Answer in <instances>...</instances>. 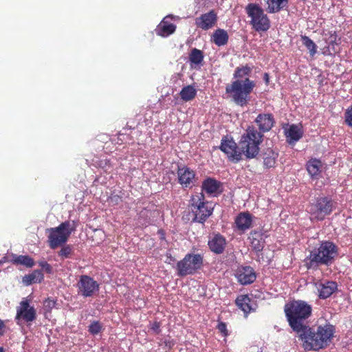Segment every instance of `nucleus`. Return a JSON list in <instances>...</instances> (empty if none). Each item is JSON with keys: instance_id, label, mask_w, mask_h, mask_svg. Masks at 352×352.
I'll list each match as a JSON object with an SVG mask.
<instances>
[{"instance_id": "nucleus-39", "label": "nucleus", "mask_w": 352, "mask_h": 352, "mask_svg": "<svg viewBox=\"0 0 352 352\" xmlns=\"http://www.w3.org/2000/svg\"><path fill=\"white\" fill-rule=\"evenodd\" d=\"M38 264L46 273H47V274L52 273L53 270H52V266L46 261H40V262H38Z\"/></svg>"}, {"instance_id": "nucleus-9", "label": "nucleus", "mask_w": 352, "mask_h": 352, "mask_svg": "<svg viewBox=\"0 0 352 352\" xmlns=\"http://www.w3.org/2000/svg\"><path fill=\"white\" fill-rule=\"evenodd\" d=\"M245 11L251 18L250 24L258 32L267 31L270 27V21L263 10L256 3H249L245 7Z\"/></svg>"}, {"instance_id": "nucleus-36", "label": "nucleus", "mask_w": 352, "mask_h": 352, "mask_svg": "<svg viewBox=\"0 0 352 352\" xmlns=\"http://www.w3.org/2000/svg\"><path fill=\"white\" fill-rule=\"evenodd\" d=\"M102 326L98 321H94L89 326V331L92 335H96L100 332Z\"/></svg>"}, {"instance_id": "nucleus-16", "label": "nucleus", "mask_w": 352, "mask_h": 352, "mask_svg": "<svg viewBox=\"0 0 352 352\" xmlns=\"http://www.w3.org/2000/svg\"><path fill=\"white\" fill-rule=\"evenodd\" d=\"M258 127V132L261 134L270 131L275 124L274 116L272 113H260L254 120Z\"/></svg>"}, {"instance_id": "nucleus-5", "label": "nucleus", "mask_w": 352, "mask_h": 352, "mask_svg": "<svg viewBox=\"0 0 352 352\" xmlns=\"http://www.w3.org/2000/svg\"><path fill=\"white\" fill-rule=\"evenodd\" d=\"M263 140V135L258 132L254 126H248L239 142L241 157L245 156L246 160L255 158L259 153V146Z\"/></svg>"}, {"instance_id": "nucleus-35", "label": "nucleus", "mask_w": 352, "mask_h": 352, "mask_svg": "<svg viewBox=\"0 0 352 352\" xmlns=\"http://www.w3.org/2000/svg\"><path fill=\"white\" fill-rule=\"evenodd\" d=\"M72 252H73L72 248L70 245H67L63 246L60 249V252H58V255L60 256H61L63 258H67L71 256V255L72 254Z\"/></svg>"}, {"instance_id": "nucleus-29", "label": "nucleus", "mask_w": 352, "mask_h": 352, "mask_svg": "<svg viewBox=\"0 0 352 352\" xmlns=\"http://www.w3.org/2000/svg\"><path fill=\"white\" fill-rule=\"evenodd\" d=\"M267 4L269 13H276L287 7L288 0H267Z\"/></svg>"}, {"instance_id": "nucleus-34", "label": "nucleus", "mask_w": 352, "mask_h": 352, "mask_svg": "<svg viewBox=\"0 0 352 352\" xmlns=\"http://www.w3.org/2000/svg\"><path fill=\"white\" fill-rule=\"evenodd\" d=\"M301 40L302 44L309 51L310 56H314L317 52V46L315 43L306 35H302Z\"/></svg>"}, {"instance_id": "nucleus-41", "label": "nucleus", "mask_w": 352, "mask_h": 352, "mask_svg": "<svg viewBox=\"0 0 352 352\" xmlns=\"http://www.w3.org/2000/svg\"><path fill=\"white\" fill-rule=\"evenodd\" d=\"M151 329L158 334L160 332V323L157 321H155L151 326Z\"/></svg>"}, {"instance_id": "nucleus-17", "label": "nucleus", "mask_w": 352, "mask_h": 352, "mask_svg": "<svg viewBox=\"0 0 352 352\" xmlns=\"http://www.w3.org/2000/svg\"><path fill=\"white\" fill-rule=\"evenodd\" d=\"M320 299H327L338 289V284L333 280H324L316 284Z\"/></svg>"}, {"instance_id": "nucleus-11", "label": "nucleus", "mask_w": 352, "mask_h": 352, "mask_svg": "<svg viewBox=\"0 0 352 352\" xmlns=\"http://www.w3.org/2000/svg\"><path fill=\"white\" fill-rule=\"evenodd\" d=\"M36 310L34 306L30 305L28 298H23L16 307L15 320L17 324L20 322L31 323L36 319Z\"/></svg>"}, {"instance_id": "nucleus-1", "label": "nucleus", "mask_w": 352, "mask_h": 352, "mask_svg": "<svg viewBox=\"0 0 352 352\" xmlns=\"http://www.w3.org/2000/svg\"><path fill=\"white\" fill-rule=\"evenodd\" d=\"M252 67L248 65L237 67L233 74L235 80L226 85V93L232 101L241 107L246 106L250 100V94L256 87V82L250 80L249 76Z\"/></svg>"}, {"instance_id": "nucleus-42", "label": "nucleus", "mask_w": 352, "mask_h": 352, "mask_svg": "<svg viewBox=\"0 0 352 352\" xmlns=\"http://www.w3.org/2000/svg\"><path fill=\"white\" fill-rule=\"evenodd\" d=\"M6 332V326L4 322L0 319V336H2Z\"/></svg>"}, {"instance_id": "nucleus-12", "label": "nucleus", "mask_w": 352, "mask_h": 352, "mask_svg": "<svg viewBox=\"0 0 352 352\" xmlns=\"http://www.w3.org/2000/svg\"><path fill=\"white\" fill-rule=\"evenodd\" d=\"M78 294L85 298L93 296L99 290V284L93 278L82 275L77 283Z\"/></svg>"}, {"instance_id": "nucleus-40", "label": "nucleus", "mask_w": 352, "mask_h": 352, "mask_svg": "<svg viewBox=\"0 0 352 352\" xmlns=\"http://www.w3.org/2000/svg\"><path fill=\"white\" fill-rule=\"evenodd\" d=\"M44 307L47 311H51L56 305V302L54 300L50 298L46 299L44 301Z\"/></svg>"}, {"instance_id": "nucleus-7", "label": "nucleus", "mask_w": 352, "mask_h": 352, "mask_svg": "<svg viewBox=\"0 0 352 352\" xmlns=\"http://www.w3.org/2000/svg\"><path fill=\"white\" fill-rule=\"evenodd\" d=\"M74 230V228L69 221L61 223L58 227L49 229V246L52 249H56L65 243Z\"/></svg>"}, {"instance_id": "nucleus-27", "label": "nucleus", "mask_w": 352, "mask_h": 352, "mask_svg": "<svg viewBox=\"0 0 352 352\" xmlns=\"http://www.w3.org/2000/svg\"><path fill=\"white\" fill-rule=\"evenodd\" d=\"M302 131L298 126L292 124L285 132L287 142L289 144L295 143L302 137Z\"/></svg>"}, {"instance_id": "nucleus-20", "label": "nucleus", "mask_w": 352, "mask_h": 352, "mask_svg": "<svg viewBox=\"0 0 352 352\" xmlns=\"http://www.w3.org/2000/svg\"><path fill=\"white\" fill-rule=\"evenodd\" d=\"M236 227L237 230L244 232L252 226V216L248 212H240L235 218Z\"/></svg>"}, {"instance_id": "nucleus-8", "label": "nucleus", "mask_w": 352, "mask_h": 352, "mask_svg": "<svg viewBox=\"0 0 352 352\" xmlns=\"http://www.w3.org/2000/svg\"><path fill=\"white\" fill-rule=\"evenodd\" d=\"M203 265V256L199 254H187L178 261L176 266L177 275L184 277L195 274Z\"/></svg>"}, {"instance_id": "nucleus-2", "label": "nucleus", "mask_w": 352, "mask_h": 352, "mask_svg": "<svg viewBox=\"0 0 352 352\" xmlns=\"http://www.w3.org/2000/svg\"><path fill=\"white\" fill-rule=\"evenodd\" d=\"M335 326L326 322L319 325L316 330L309 325L299 334L298 338L302 342L306 351H318L328 346L334 336Z\"/></svg>"}, {"instance_id": "nucleus-26", "label": "nucleus", "mask_w": 352, "mask_h": 352, "mask_svg": "<svg viewBox=\"0 0 352 352\" xmlns=\"http://www.w3.org/2000/svg\"><path fill=\"white\" fill-rule=\"evenodd\" d=\"M250 302L251 298L248 295H240L235 300L236 306L244 312L245 316L253 310Z\"/></svg>"}, {"instance_id": "nucleus-14", "label": "nucleus", "mask_w": 352, "mask_h": 352, "mask_svg": "<svg viewBox=\"0 0 352 352\" xmlns=\"http://www.w3.org/2000/svg\"><path fill=\"white\" fill-rule=\"evenodd\" d=\"M178 183L183 188H192L195 186L197 182L195 172L189 167L184 166L178 167L177 171Z\"/></svg>"}, {"instance_id": "nucleus-31", "label": "nucleus", "mask_w": 352, "mask_h": 352, "mask_svg": "<svg viewBox=\"0 0 352 352\" xmlns=\"http://www.w3.org/2000/svg\"><path fill=\"white\" fill-rule=\"evenodd\" d=\"M197 95V90L192 85L184 87L179 92L181 98L185 101H190L193 100Z\"/></svg>"}, {"instance_id": "nucleus-45", "label": "nucleus", "mask_w": 352, "mask_h": 352, "mask_svg": "<svg viewBox=\"0 0 352 352\" xmlns=\"http://www.w3.org/2000/svg\"><path fill=\"white\" fill-rule=\"evenodd\" d=\"M166 258H167V260H166V263H171V262H175V258L171 255L170 253H166Z\"/></svg>"}, {"instance_id": "nucleus-6", "label": "nucleus", "mask_w": 352, "mask_h": 352, "mask_svg": "<svg viewBox=\"0 0 352 352\" xmlns=\"http://www.w3.org/2000/svg\"><path fill=\"white\" fill-rule=\"evenodd\" d=\"M188 207L193 215L192 221L200 223L204 222L212 214L213 208L205 199L202 192L192 194L189 200Z\"/></svg>"}, {"instance_id": "nucleus-3", "label": "nucleus", "mask_w": 352, "mask_h": 352, "mask_svg": "<svg viewBox=\"0 0 352 352\" xmlns=\"http://www.w3.org/2000/svg\"><path fill=\"white\" fill-rule=\"evenodd\" d=\"M284 312L289 327L299 335L308 326L305 321L311 316L312 307L306 301L294 300L285 305Z\"/></svg>"}, {"instance_id": "nucleus-47", "label": "nucleus", "mask_w": 352, "mask_h": 352, "mask_svg": "<svg viewBox=\"0 0 352 352\" xmlns=\"http://www.w3.org/2000/svg\"><path fill=\"white\" fill-rule=\"evenodd\" d=\"M0 352H5L4 349L1 346H0Z\"/></svg>"}, {"instance_id": "nucleus-18", "label": "nucleus", "mask_w": 352, "mask_h": 352, "mask_svg": "<svg viewBox=\"0 0 352 352\" xmlns=\"http://www.w3.org/2000/svg\"><path fill=\"white\" fill-rule=\"evenodd\" d=\"M236 276L238 282L243 285L252 283L256 278L254 269L250 266L239 267Z\"/></svg>"}, {"instance_id": "nucleus-10", "label": "nucleus", "mask_w": 352, "mask_h": 352, "mask_svg": "<svg viewBox=\"0 0 352 352\" xmlns=\"http://www.w3.org/2000/svg\"><path fill=\"white\" fill-rule=\"evenodd\" d=\"M336 203L329 197H320L309 206L310 214L318 221H322L331 214L336 208Z\"/></svg>"}, {"instance_id": "nucleus-13", "label": "nucleus", "mask_w": 352, "mask_h": 352, "mask_svg": "<svg viewBox=\"0 0 352 352\" xmlns=\"http://www.w3.org/2000/svg\"><path fill=\"white\" fill-rule=\"evenodd\" d=\"M220 149L227 155L228 160L233 163H238L243 160L239 144H237L232 140L223 138L221 140Z\"/></svg>"}, {"instance_id": "nucleus-4", "label": "nucleus", "mask_w": 352, "mask_h": 352, "mask_svg": "<svg viewBox=\"0 0 352 352\" xmlns=\"http://www.w3.org/2000/svg\"><path fill=\"white\" fill-rule=\"evenodd\" d=\"M338 254V248L332 241H323L318 247L310 251L309 255L305 259V265L307 270H316L320 265H331Z\"/></svg>"}, {"instance_id": "nucleus-21", "label": "nucleus", "mask_w": 352, "mask_h": 352, "mask_svg": "<svg viewBox=\"0 0 352 352\" xmlns=\"http://www.w3.org/2000/svg\"><path fill=\"white\" fill-rule=\"evenodd\" d=\"M252 250L256 252H261L265 246V239L260 231L252 230L248 236Z\"/></svg>"}, {"instance_id": "nucleus-32", "label": "nucleus", "mask_w": 352, "mask_h": 352, "mask_svg": "<svg viewBox=\"0 0 352 352\" xmlns=\"http://www.w3.org/2000/svg\"><path fill=\"white\" fill-rule=\"evenodd\" d=\"M12 262L13 264L22 265L27 267H32L35 264L34 259L27 255L14 256Z\"/></svg>"}, {"instance_id": "nucleus-28", "label": "nucleus", "mask_w": 352, "mask_h": 352, "mask_svg": "<svg viewBox=\"0 0 352 352\" xmlns=\"http://www.w3.org/2000/svg\"><path fill=\"white\" fill-rule=\"evenodd\" d=\"M220 186L221 183L209 177L204 180L201 189L208 194H213L219 190Z\"/></svg>"}, {"instance_id": "nucleus-24", "label": "nucleus", "mask_w": 352, "mask_h": 352, "mask_svg": "<svg viewBox=\"0 0 352 352\" xmlns=\"http://www.w3.org/2000/svg\"><path fill=\"white\" fill-rule=\"evenodd\" d=\"M229 39V35L226 30L221 28L217 29L211 36V42L221 47L226 45Z\"/></svg>"}, {"instance_id": "nucleus-19", "label": "nucleus", "mask_w": 352, "mask_h": 352, "mask_svg": "<svg viewBox=\"0 0 352 352\" xmlns=\"http://www.w3.org/2000/svg\"><path fill=\"white\" fill-rule=\"evenodd\" d=\"M208 245L211 252L216 254H222L226 246V239L221 234H214L208 241Z\"/></svg>"}, {"instance_id": "nucleus-44", "label": "nucleus", "mask_w": 352, "mask_h": 352, "mask_svg": "<svg viewBox=\"0 0 352 352\" xmlns=\"http://www.w3.org/2000/svg\"><path fill=\"white\" fill-rule=\"evenodd\" d=\"M157 234L159 235L160 240H165L166 239V233L164 230L160 229L157 231Z\"/></svg>"}, {"instance_id": "nucleus-33", "label": "nucleus", "mask_w": 352, "mask_h": 352, "mask_svg": "<svg viewBox=\"0 0 352 352\" xmlns=\"http://www.w3.org/2000/svg\"><path fill=\"white\" fill-rule=\"evenodd\" d=\"M204 53L201 50L194 48L189 54V60L192 64L199 65L204 60Z\"/></svg>"}, {"instance_id": "nucleus-22", "label": "nucleus", "mask_w": 352, "mask_h": 352, "mask_svg": "<svg viewBox=\"0 0 352 352\" xmlns=\"http://www.w3.org/2000/svg\"><path fill=\"white\" fill-rule=\"evenodd\" d=\"M263 164L265 168H274L276 164L278 153L271 148L263 150L262 154Z\"/></svg>"}, {"instance_id": "nucleus-15", "label": "nucleus", "mask_w": 352, "mask_h": 352, "mask_svg": "<svg viewBox=\"0 0 352 352\" xmlns=\"http://www.w3.org/2000/svg\"><path fill=\"white\" fill-rule=\"evenodd\" d=\"M218 20V16L214 10L201 14L195 19V25L203 30H208L213 28Z\"/></svg>"}, {"instance_id": "nucleus-37", "label": "nucleus", "mask_w": 352, "mask_h": 352, "mask_svg": "<svg viewBox=\"0 0 352 352\" xmlns=\"http://www.w3.org/2000/svg\"><path fill=\"white\" fill-rule=\"evenodd\" d=\"M344 122L350 127H352V104L344 113Z\"/></svg>"}, {"instance_id": "nucleus-25", "label": "nucleus", "mask_w": 352, "mask_h": 352, "mask_svg": "<svg viewBox=\"0 0 352 352\" xmlns=\"http://www.w3.org/2000/svg\"><path fill=\"white\" fill-rule=\"evenodd\" d=\"M306 166L307 170L309 173L310 177L312 179H316L321 173L322 164L320 160L314 158L309 160L307 162Z\"/></svg>"}, {"instance_id": "nucleus-23", "label": "nucleus", "mask_w": 352, "mask_h": 352, "mask_svg": "<svg viewBox=\"0 0 352 352\" xmlns=\"http://www.w3.org/2000/svg\"><path fill=\"white\" fill-rule=\"evenodd\" d=\"M176 30V25L170 23L164 18L155 29L156 34L162 37H166L173 34Z\"/></svg>"}, {"instance_id": "nucleus-46", "label": "nucleus", "mask_w": 352, "mask_h": 352, "mask_svg": "<svg viewBox=\"0 0 352 352\" xmlns=\"http://www.w3.org/2000/svg\"><path fill=\"white\" fill-rule=\"evenodd\" d=\"M263 79H264L265 83L267 85L269 83V80H270L269 74L267 73L264 74Z\"/></svg>"}, {"instance_id": "nucleus-30", "label": "nucleus", "mask_w": 352, "mask_h": 352, "mask_svg": "<svg viewBox=\"0 0 352 352\" xmlns=\"http://www.w3.org/2000/svg\"><path fill=\"white\" fill-rule=\"evenodd\" d=\"M44 278L43 274L41 270H34L31 274H27L23 276V282L26 285H30L33 283H41Z\"/></svg>"}, {"instance_id": "nucleus-43", "label": "nucleus", "mask_w": 352, "mask_h": 352, "mask_svg": "<svg viewBox=\"0 0 352 352\" xmlns=\"http://www.w3.org/2000/svg\"><path fill=\"white\" fill-rule=\"evenodd\" d=\"M336 39H337V35L336 34V32H333V33L331 34V35H330L329 44H331V45L338 44Z\"/></svg>"}, {"instance_id": "nucleus-38", "label": "nucleus", "mask_w": 352, "mask_h": 352, "mask_svg": "<svg viewBox=\"0 0 352 352\" xmlns=\"http://www.w3.org/2000/svg\"><path fill=\"white\" fill-rule=\"evenodd\" d=\"M217 329L223 337H226L228 336V331L227 329V324L226 322L219 321L218 324L217 326Z\"/></svg>"}]
</instances>
